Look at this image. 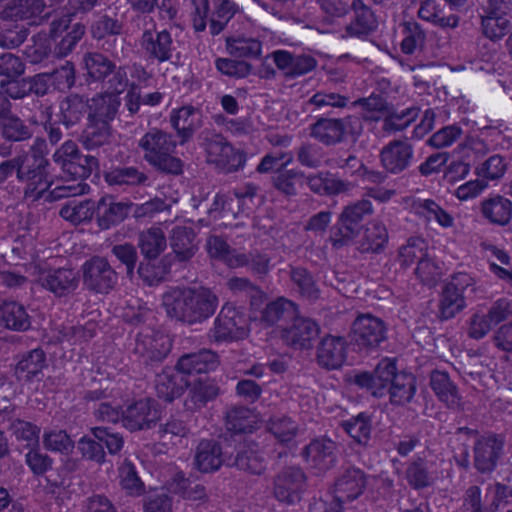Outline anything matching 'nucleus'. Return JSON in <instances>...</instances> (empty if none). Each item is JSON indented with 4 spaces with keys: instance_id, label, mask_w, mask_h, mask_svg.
<instances>
[{
    "instance_id": "4",
    "label": "nucleus",
    "mask_w": 512,
    "mask_h": 512,
    "mask_svg": "<svg viewBox=\"0 0 512 512\" xmlns=\"http://www.w3.org/2000/svg\"><path fill=\"white\" fill-rule=\"evenodd\" d=\"M198 145L204 150L208 164L224 173H233L243 168L246 155L213 127L204 128L197 136Z\"/></svg>"
},
{
    "instance_id": "13",
    "label": "nucleus",
    "mask_w": 512,
    "mask_h": 512,
    "mask_svg": "<svg viewBox=\"0 0 512 512\" xmlns=\"http://www.w3.org/2000/svg\"><path fill=\"white\" fill-rule=\"evenodd\" d=\"M387 340L384 321L372 314H361L352 323L351 341L360 351L371 352Z\"/></svg>"
},
{
    "instance_id": "28",
    "label": "nucleus",
    "mask_w": 512,
    "mask_h": 512,
    "mask_svg": "<svg viewBox=\"0 0 512 512\" xmlns=\"http://www.w3.org/2000/svg\"><path fill=\"white\" fill-rule=\"evenodd\" d=\"M185 388L188 391L184 407L191 412L204 408L209 402L214 401L220 392L217 382L209 377L198 378L190 383L187 382Z\"/></svg>"
},
{
    "instance_id": "51",
    "label": "nucleus",
    "mask_w": 512,
    "mask_h": 512,
    "mask_svg": "<svg viewBox=\"0 0 512 512\" xmlns=\"http://www.w3.org/2000/svg\"><path fill=\"white\" fill-rule=\"evenodd\" d=\"M105 181L110 186H140L148 181V175L134 166H119L104 174Z\"/></svg>"
},
{
    "instance_id": "64",
    "label": "nucleus",
    "mask_w": 512,
    "mask_h": 512,
    "mask_svg": "<svg viewBox=\"0 0 512 512\" xmlns=\"http://www.w3.org/2000/svg\"><path fill=\"white\" fill-rule=\"evenodd\" d=\"M111 255L125 267L126 276L132 279L138 261L137 248L128 242L113 245Z\"/></svg>"
},
{
    "instance_id": "6",
    "label": "nucleus",
    "mask_w": 512,
    "mask_h": 512,
    "mask_svg": "<svg viewBox=\"0 0 512 512\" xmlns=\"http://www.w3.org/2000/svg\"><path fill=\"white\" fill-rule=\"evenodd\" d=\"M193 27L197 32L206 29L209 22L210 33L220 34L229 21L239 11V6L232 0H215L214 8H210V0H191Z\"/></svg>"
},
{
    "instance_id": "61",
    "label": "nucleus",
    "mask_w": 512,
    "mask_h": 512,
    "mask_svg": "<svg viewBox=\"0 0 512 512\" xmlns=\"http://www.w3.org/2000/svg\"><path fill=\"white\" fill-rule=\"evenodd\" d=\"M404 39L401 43V50L406 55L415 53L417 49H422L426 34L422 26L415 20L405 21L403 24Z\"/></svg>"
},
{
    "instance_id": "42",
    "label": "nucleus",
    "mask_w": 512,
    "mask_h": 512,
    "mask_svg": "<svg viewBox=\"0 0 512 512\" xmlns=\"http://www.w3.org/2000/svg\"><path fill=\"white\" fill-rule=\"evenodd\" d=\"M480 211L486 220L497 226H506L512 219V202L502 196L494 195L481 202Z\"/></svg>"
},
{
    "instance_id": "31",
    "label": "nucleus",
    "mask_w": 512,
    "mask_h": 512,
    "mask_svg": "<svg viewBox=\"0 0 512 512\" xmlns=\"http://www.w3.org/2000/svg\"><path fill=\"white\" fill-rule=\"evenodd\" d=\"M354 12L353 20L345 26L342 38L356 37L366 39L370 34L376 31L378 27L377 17L370 7L365 5L362 0H353L352 8Z\"/></svg>"
},
{
    "instance_id": "7",
    "label": "nucleus",
    "mask_w": 512,
    "mask_h": 512,
    "mask_svg": "<svg viewBox=\"0 0 512 512\" xmlns=\"http://www.w3.org/2000/svg\"><path fill=\"white\" fill-rule=\"evenodd\" d=\"M372 213V203L366 199L345 206L330 230L332 246L341 248L357 237L362 230L365 218Z\"/></svg>"
},
{
    "instance_id": "44",
    "label": "nucleus",
    "mask_w": 512,
    "mask_h": 512,
    "mask_svg": "<svg viewBox=\"0 0 512 512\" xmlns=\"http://www.w3.org/2000/svg\"><path fill=\"white\" fill-rule=\"evenodd\" d=\"M34 129L31 123L21 119L10 110L0 118V136L10 143L24 142L32 138Z\"/></svg>"
},
{
    "instance_id": "52",
    "label": "nucleus",
    "mask_w": 512,
    "mask_h": 512,
    "mask_svg": "<svg viewBox=\"0 0 512 512\" xmlns=\"http://www.w3.org/2000/svg\"><path fill=\"white\" fill-rule=\"evenodd\" d=\"M290 280L294 289L304 298L316 300L320 297V289L314 275L307 268L302 266L291 267L289 271Z\"/></svg>"
},
{
    "instance_id": "21",
    "label": "nucleus",
    "mask_w": 512,
    "mask_h": 512,
    "mask_svg": "<svg viewBox=\"0 0 512 512\" xmlns=\"http://www.w3.org/2000/svg\"><path fill=\"white\" fill-rule=\"evenodd\" d=\"M80 273L72 268H56L43 272L39 284L55 297H66L74 293L80 283Z\"/></svg>"
},
{
    "instance_id": "11",
    "label": "nucleus",
    "mask_w": 512,
    "mask_h": 512,
    "mask_svg": "<svg viewBox=\"0 0 512 512\" xmlns=\"http://www.w3.org/2000/svg\"><path fill=\"white\" fill-rule=\"evenodd\" d=\"M232 443L223 434L220 441L215 439H202L195 449L194 466L201 473H213L223 465L229 467Z\"/></svg>"
},
{
    "instance_id": "23",
    "label": "nucleus",
    "mask_w": 512,
    "mask_h": 512,
    "mask_svg": "<svg viewBox=\"0 0 512 512\" xmlns=\"http://www.w3.org/2000/svg\"><path fill=\"white\" fill-rule=\"evenodd\" d=\"M414 158L412 144L403 140H393L380 151V160L386 172L400 174L408 169Z\"/></svg>"
},
{
    "instance_id": "38",
    "label": "nucleus",
    "mask_w": 512,
    "mask_h": 512,
    "mask_svg": "<svg viewBox=\"0 0 512 512\" xmlns=\"http://www.w3.org/2000/svg\"><path fill=\"white\" fill-rule=\"evenodd\" d=\"M47 367L46 354L41 348H35L19 355L14 373L19 381L31 382Z\"/></svg>"
},
{
    "instance_id": "24",
    "label": "nucleus",
    "mask_w": 512,
    "mask_h": 512,
    "mask_svg": "<svg viewBox=\"0 0 512 512\" xmlns=\"http://www.w3.org/2000/svg\"><path fill=\"white\" fill-rule=\"evenodd\" d=\"M337 445L328 438H318L311 441L303 449L302 455L311 468L324 473L336 464Z\"/></svg>"
},
{
    "instance_id": "39",
    "label": "nucleus",
    "mask_w": 512,
    "mask_h": 512,
    "mask_svg": "<svg viewBox=\"0 0 512 512\" xmlns=\"http://www.w3.org/2000/svg\"><path fill=\"white\" fill-rule=\"evenodd\" d=\"M114 91H106L94 96L91 99L88 119L110 124L118 113L121 106L119 95Z\"/></svg>"
},
{
    "instance_id": "33",
    "label": "nucleus",
    "mask_w": 512,
    "mask_h": 512,
    "mask_svg": "<svg viewBox=\"0 0 512 512\" xmlns=\"http://www.w3.org/2000/svg\"><path fill=\"white\" fill-rule=\"evenodd\" d=\"M430 387L439 401L447 408L463 411L464 404L456 384L450 379L447 372L433 370L430 374Z\"/></svg>"
},
{
    "instance_id": "34",
    "label": "nucleus",
    "mask_w": 512,
    "mask_h": 512,
    "mask_svg": "<svg viewBox=\"0 0 512 512\" xmlns=\"http://www.w3.org/2000/svg\"><path fill=\"white\" fill-rule=\"evenodd\" d=\"M103 6V0H68L63 14L52 20V33L69 29L72 20L94 14Z\"/></svg>"
},
{
    "instance_id": "57",
    "label": "nucleus",
    "mask_w": 512,
    "mask_h": 512,
    "mask_svg": "<svg viewBox=\"0 0 512 512\" xmlns=\"http://www.w3.org/2000/svg\"><path fill=\"white\" fill-rule=\"evenodd\" d=\"M59 215L65 220L79 224L91 220L94 215L96 216V205L91 200L77 201L73 199L62 206Z\"/></svg>"
},
{
    "instance_id": "27",
    "label": "nucleus",
    "mask_w": 512,
    "mask_h": 512,
    "mask_svg": "<svg viewBox=\"0 0 512 512\" xmlns=\"http://www.w3.org/2000/svg\"><path fill=\"white\" fill-rule=\"evenodd\" d=\"M305 182L308 188L319 196H338L347 194L353 189V184L350 181L344 180L330 171H319L307 175Z\"/></svg>"
},
{
    "instance_id": "41",
    "label": "nucleus",
    "mask_w": 512,
    "mask_h": 512,
    "mask_svg": "<svg viewBox=\"0 0 512 512\" xmlns=\"http://www.w3.org/2000/svg\"><path fill=\"white\" fill-rule=\"evenodd\" d=\"M31 316L24 305L16 301H4L0 304V326L17 332L31 328Z\"/></svg>"
},
{
    "instance_id": "45",
    "label": "nucleus",
    "mask_w": 512,
    "mask_h": 512,
    "mask_svg": "<svg viewBox=\"0 0 512 512\" xmlns=\"http://www.w3.org/2000/svg\"><path fill=\"white\" fill-rule=\"evenodd\" d=\"M69 28V31L66 29L52 33V22L50 23L49 36L54 42V54L57 57H66L70 54L86 32V27L81 22H77Z\"/></svg>"
},
{
    "instance_id": "47",
    "label": "nucleus",
    "mask_w": 512,
    "mask_h": 512,
    "mask_svg": "<svg viewBox=\"0 0 512 512\" xmlns=\"http://www.w3.org/2000/svg\"><path fill=\"white\" fill-rule=\"evenodd\" d=\"M339 118L321 117L310 125V136L325 146L343 142Z\"/></svg>"
},
{
    "instance_id": "2",
    "label": "nucleus",
    "mask_w": 512,
    "mask_h": 512,
    "mask_svg": "<svg viewBox=\"0 0 512 512\" xmlns=\"http://www.w3.org/2000/svg\"><path fill=\"white\" fill-rule=\"evenodd\" d=\"M125 41L123 39H106L102 48L110 52L113 59L102 52H87L83 56L86 70V80L89 83H99L108 90L123 93L129 85L127 67L117 65L115 60H120L124 52Z\"/></svg>"
},
{
    "instance_id": "17",
    "label": "nucleus",
    "mask_w": 512,
    "mask_h": 512,
    "mask_svg": "<svg viewBox=\"0 0 512 512\" xmlns=\"http://www.w3.org/2000/svg\"><path fill=\"white\" fill-rule=\"evenodd\" d=\"M160 419L155 400L143 398L133 401L123 410L122 426L130 432L151 429Z\"/></svg>"
},
{
    "instance_id": "56",
    "label": "nucleus",
    "mask_w": 512,
    "mask_h": 512,
    "mask_svg": "<svg viewBox=\"0 0 512 512\" xmlns=\"http://www.w3.org/2000/svg\"><path fill=\"white\" fill-rule=\"evenodd\" d=\"M111 135L110 124L88 119L81 135V141L87 149H96L108 143Z\"/></svg>"
},
{
    "instance_id": "63",
    "label": "nucleus",
    "mask_w": 512,
    "mask_h": 512,
    "mask_svg": "<svg viewBox=\"0 0 512 512\" xmlns=\"http://www.w3.org/2000/svg\"><path fill=\"white\" fill-rule=\"evenodd\" d=\"M48 75L51 86L62 93L68 92L76 82L75 65L70 61H66L65 64L55 68Z\"/></svg>"
},
{
    "instance_id": "43",
    "label": "nucleus",
    "mask_w": 512,
    "mask_h": 512,
    "mask_svg": "<svg viewBox=\"0 0 512 512\" xmlns=\"http://www.w3.org/2000/svg\"><path fill=\"white\" fill-rule=\"evenodd\" d=\"M45 8L44 0H9L0 5L1 20H26L40 15Z\"/></svg>"
},
{
    "instance_id": "1",
    "label": "nucleus",
    "mask_w": 512,
    "mask_h": 512,
    "mask_svg": "<svg viewBox=\"0 0 512 512\" xmlns=\"http://www.w3.org/2000/svg\"><path fill=\"white\" fill-rule=\"evenodd\" d=\"M219 305L218 296L209 288H175L162 296V307L167 317L193 326L210 319Z\"/></svg>"
},
{
    "instance_id": "20",
    "label": "nucleus",
    "mask_w": 512,
    "mask_h": 512,
    "mask_svg": "<svg viewBox=\"0 0 512 512\" xmlns=\"http://www.w3.org/2000/svg\"><path fill=\"white\" fill-rule=\"evenodd\" d=\"M291 321L292 324L281 332L283 341L295 349H310L312 341L320 332L318 323L311 318L299 316L298 312Z\"/></svg>"
},
{
    "instance_id": "9",
    "label": "nucleus",
    "mask_w": 512,
    "mask_h": 512,
    "mask_svg": "<svg viewBox=\"0 0 512 512\" xmlns=\"http://www.w3.org/2000/svg\"><path fill=\"white\" fill-rule=\"evenodd\" d=\"M54 162L73 180H84L98 171V159L82 154L73 141H66L53 155Z\"/></svg>"
},
{
    "instance_id": "59",
    "label": "nucleus",
    "mask_w": 512,
    "mask_h": 512,
    "mask_svg": "<svg viewBox=\"0 0 512 512\" xmlns=\"http://www.w3.org/2000/svg\"><path fill=\"white\" fill-rule=\"evenodd\" d=\"M226 49L236 58L256 59L261 56L262 43L255 38L227 37Z\"/></svg>"
},
{
    "instance_id": "26",
    "label": "nucleus",
    "mask_w": 512,
    "mask_h": 512,
    "mask_svg": "<svg viewBox=\"0 0 512 512\" xmlns=\"http://www.w3.org/2000/svg\"><path fill=\"white\" fill-rule=\"evenodd\" d=\"M170 123L179 138V144L188 143L203 125L202 113L191 105L182 106L173 110L170 115Z\"/></svg>"
},
{
    "instance_id": "49",
    "label": "nucleus",
    "mask_w": 512,
    "mask_h": 512,
    "mask_svg": "<svg viewBox=\"0 0 512 512\" xmlns=\"http://www.w3.org/2000/svg\"><path fill=\"white\" fill-rule=\"evenodd\" d=\"M297 305L284 297H279L266 304L261 310L260 321L267 326H273L280 321L291 320L297 313Z\"/></svg>"
},
{
    "instance_id": "14",
    "label": "nucleus",
    "mask_w": 512,
    "mask_h": 512,
    "mask_svg": "<svg viewBox=\"0 0 512 512\" xmlns=\"http://www.w3.org/2000/svg\"><path fill=\"white\" fill-rule=\"evenodd\" d=\"M247 335L244 315L231 303L222 307L208 331V338L216 343L233 341Z\"/></svg>"
},
{
    "instance_id": "32",
    "label": "nucleus",
    "mask_w": 512,
    "mask_h": 512,
    "mask_svg": "<svg viewBox=\"0 0 512 512\" xmlns=\"http://www.w3.org/2000/svg\"><path fill=\"white\" fill-rule=\"evenodd\" d=\"M220 360L216 352L202 349L182 355L176 364L178 372L186 375L209 373L216 370Z\"/></svg>"
},
{
    "instance_id": "50",
    "label": "nucleus",
    "mask_w": 512,
    "mask_h": 512,
    "mask_svg": "<svg viewBox=\"0 0 512 512\" xmlns=\"http://www.w3.org/2000/svg\"><path fill=\"white\" fill-rule=\"evenodd\" d=\"M187 381L177 374L163 371L156 375L155 391L158 398L171 403L183 395Z\"/></svg>"
},
{
    "instance_id": "12",
    "label": "nucleus",
    "mask_w": 512,
    "mask_h": 512,
    "mask_svg": "<svg viewBox=\"0 0 512 512\" xmlns=\"http://www.w3.org/2000/svg\"><path fill=\"white\" fill-rule=\"evenodd\" d=\"M84 287L98 294L110 293L118 283V273L106 257L93 256L81 266Z\"/></svg>"
},
{
    "instance_id": "29",
    "label": "nucleus",
    "mask_w": 512,
    "mask_h": 512,
    "mask_svg": "<svg viewBox=\"0 0 512 512\" xmlns=\"http://www.w3.org/2000/svg\"><path fill=\"white\" fill-rule=\"evenodd\" d=\"M367 486V476L359 468L348 467L336 479L333 494L338 501L350 502L363 494Z\"/></svg>"
},
{
    "instance_id": "48",
    "label": "nucleus",
    "mask_w": 512,
    "mask_h": 512,
    "mask_svg": "<svg viewBox=\"0 0 512 512\" xmlns=\"http://www.w3.org/2000/svg\"><path fill=\"white\" fill-rule=\"evenodd\" d=\"M137 247L142 258L156 259L165 251L167 239L160 228L152 227L139 233Z\"/></svg>"
},
{
    "instance_id": "8",
    "label": "nucleus",
    "mask_w": 512,
    "mask_h": 512,
    "mask_svg": "<svg viewBox=\"0 0 512 512\" xmlns=\"http://www.w3.org/2000/svg\"><path fill=\"white\" fill-rule=\"evenodd\" d=\"M400 371L396 358L381 359L372 371H357L350 377V383L365 390L375 398L387 395V390Z\"/></svg>"
},
{
    "instance_id": "35",
    "label": "nucleus",
    "mask_w": 512,
    "mask_h": 512,
    "mask_svg": "<svg viewBox=\"0 0 512 512\" xmlns=\"http://www.w3.org/2000/svg\"><path fill=\"white\" fill-rule=\"evenodd\" d=\"M417 392V378L411 372L400 371L387 390L392 406L405 407L412 403Z\"/></svg>"
},
{
    "instance_id": "36",
    "label": "nucleus",
    "mask_w": 512,
    "mask_h": 512,
    "mask_svg": "<svg viewBox=\"0 0 512 512\" xmlns=\"http://www.w3.org/2000/svg\"><path fill=\"white\" fill-rule=\"evenodd\" d=\"M170 247L180 262L190 260L198 250L196 233L191 227L175 226L169 236Z\"/></svg>"
},
{
    "instance_id": "15",
    "label": "nucleus",
    "mask_w": 512,
    "mask_h": 512,
    "mask_svg": "<svg viewBox=\"0 0 512 512\" xmlns=\"http://www.w3.org/2000/svg\"><path fill=\"white\" fill-rule=\"evenodd\" d=\"M307 477L298 466H286L273 477V494L282 503L292 505L300 501Z\"/></svg>"
},
{
    "instance_id": "60",
    "label": "nucleus",
    "mask_w": 512,
    "mask_h": 512,
    "mask_svg": "<svg viewBox=\"0 0 512 512\" xmlns=\"http://www.w3.org/2000/svg\"><path fill=\"white\" fill-rule=\"evenodd\" d=\"M482 34L493 42L501 40L511 31L512 24L507 16L480 14Z\"/></svg>"
},
{
    "instance_id": "55",
    "label": "nucleus",
    "mask_w": 512,
    "mask_h": 512,
    "mask_svg": "<svg viewBox=\"0 0 512 512\" xmlns=\"http://www.w3.org/2000/svg\"><path fill=\"white\" fill-rule=\"evenodd\" d=\"M170 272V264L166 258H142L137 267L139 277L148 285H156Z\"/></svg>"
},
{
    "instance_id": "16",
    "label": "nucleus",
    "mask_w": 512,
    "mask_h": 512,
    "mask_svg": "<svg viewBox=\"0 0 512 512\" xmlns=\"http://www.w3.org/2000/svg\"><path fill=\"white\" fill-rule=\"evenodd\" d=\"M504 439L501 435L487 433L475 439L473 445V465L481 474L493 472L503 454Z\"/></svg>"
},
{
    "instance_id": "46",
    "label": "nucleus",
    "mask_w": 512,
    "mask_h": 512,
    "mask_svg": "<svg viewBox=\"0 0 512 512\" xmlns=\"http://www.w3.org/2000/svg\"><path fill=\"white\" fill-rule=\"evenodd\" d=\"M340 427L362 447H367L372 434V415L360 412L347 420L340 422Z\"/></svg>"
},
{
    "instance_id": "22",
    "label": "nucleus",
    "mask_w": 512,
    "mask_h": 512,
    "mask_svg": "<svg viewBox=\"0 0 512 512\" xmlns=\"http://www.w3.org/2000/svg\"><path fill=\"white\" fill-rule=\"evenodd\" d=\"M473 279L467 274H457L450 283L443 288L440 299V318L448 320L453 318L465 307L462 292L471 285Z\"/></svg>"
},
{
    "instance_id": "10",
    "label": "nucleus",
    "mask_w": 512,
    "mask_h": 512,
    "mask_svg": "<svg viewBox=\"0 0 512 512\" xmlns=\"http://www.w3.org/2000/svg\"><path fill=\"white\" fill-rule=\"evenodd\" d=\"M230 468H236L250 475L262 476L267 472L268 462L265 450L255 441L243 438L233 439Z\"/></svg>"
},
{
    "instance_id": "54",
    "label": "nucleus",
    "mask_w": 512,
    "mask_h": 512,
    "mask_svg": "<svg viewBox=\"0 0 512 512\" xmlns=\"http://www.w3.org/2000/svg\"><path fill=\"white\" fill-rule=\"evenodd\" d=\"M428 245L421 237H410L406 243L399 247L397 262L403 269L409 268L415 262L423 260L428 255Z\"/></svg>"
},
{
    "instance_id": "25",
    "label": "nucleus",
    "mask_w": 512,
    "mask_h": 512,
    "mask_svg": "<svg viewBox=\"0 0 512 512\" xmlns=\"http://www.w3.org/2000/svg\"><path fill=\"white\" fill-rule=\"evenodd\" d=\"M130 215V201H117L112 196H104L96 204V222L101 230L117 227Z\"/></svg>"
},
{
    "instance_id": "58",
    "label": "nucleus",
    "mask_w": 512,
    "mask_h": 512,
    "mask_svg": "<svg viewBox=\"0 0 512 512\" xmlns=\"http://www.w3.org/2000/svg\"><path fill=\"white\" fill-rule=\"evenodd\" d=\"M388 242V232L384 224L373 222L365 231L359 249L363 253H381Z\"/></svg>"
},
{
    "instance_id": "30",
    "label": "nucleus",
    "mask_w": 512,
    "mask_h": 512,
    "mask_svg": "<svg viewBox=\"0 0 512 512\" xmlns=\"http://www.w3.org/2000/svg\"><path fill=\"white\" fill-rule=\"evenodd\" d=\"M317 364L326 370H336L346 361V342L340 336L323 337L316 352Z\"/></svg>"
},
{
    "instance_id": "5",
    "label": "nucleus",
    "mask_w": 512,
    "mask_h": 512,
    "mask_svg": "<svg viewBox=\"0 0 512 512\" xmlns=\"http://www.w3.org/2000/svg\"><path fill=\"white\" fill-rule=\"evenodd\" d=\"M45 149L46 141L37 138L30 151L22 153L21 183L26 184L25 195L35 199L42 197L52 184L49 172L50 162L45 157Z\"/></svg>"
},
{
    "instance_id": "3",
    "label": "nucleus",
    "mask_w": 512,
    "mask_h": 512,
    "mask_svg": "<svg viewBox=\"0 0 512 512\" xmlns=\"http://www.w3.org/2000/svg\"><path fill=\"white\" fill-rule=\"evenodd\" d=\"M176 145L170 133L157 128L149 130L139 140L144 160L157 171L170 175H179L183 171L182 160L173 156Z\"/></svg>"
},
{
    "instance_id": "19",
    "label": "nucleus",
    "mask_w": 512,
    "mask_h": 512,
    "mask_svg": "<svg viewBox=\"0 0 512 512\" xmlns=\"http://www.w3.org/2000/svg\"><path fill=\"white\" fill-rule=\"evenodd\" d=\"M139 44L147 59L151 62H168L172 59L176 50L171 33L166 29L161 31L144 30L139 39Z\"/></svg>"
},
{
    "instance_id": "62",
    "label": "nucleus",
    "mask_w": 512,
    "mask_h": 512,
    "mask_svg": "<svg viewBox=\"0 0 512 512\" xmlns=\"http://www.w3.org/2000/svg\"><path fill=\"white\" fill-rule=\"evenodd\" d=\"M123 28V22L116 15L102 14L91 23L90 33L93 39L103 40L106 37L122 34Z\"/></svg>"
},
{
    "instance_id": "37",
    "label": "nucleus",
    "mask_w": 512,
    "mask_h": 512,
    "mask_svg": "<svg viewBox=\"0 0 512 512\" xmlns=\"http://www.w3.org/2000/svg\"><path fill=\"white\" fill-rule=\"evenodd\" d=\"M60 113L58 117L62 126L66 129L79 124L85 116L88 117L90 111L89 99L73 93L66 96L59 105Z\"/></svg>"
},
{
    "instance_id": "18",
    "label": "nucleus",
    "mask_w": 512,
    "mask_h": 512,
    "mask_svg": "<svg viewBox=\"0 0 512 512\" xmlns=\"http://www.w3.org/2000/svg\"><path fill=\"white\" fill-rule=\"evenodd\" d=\"M171 341L161 332H139L135 340L134 354L144 365L161 363L171 351Z\"/></svg>"
},
{
    "instance_id": "53",
    "label": "nucleus",
    "mask_w": 512,
    "mask_h": 512,
    "mask_svg": "<svg viewBox=\"0 0 512 512\" xmlns=\"http://www.w3.org/2000/svg\"><path fill=\"white\" fill-rule=\"evenodd\" d=\"M408 484L416 490L431 486L436 475L429 469V463L425 458L417 457L408 463L405 471Z\"/></svg>"
},
{
    "instance_id": "40",
    "label": "nucleus",
    "mask_w": 512,
    "mask_h": 512,
    "mask_svg": "<svg viewBox=\"0 0 512 512\" xmlns=\"http://www.w3.org/2000/svg\"><path fill=\"white\" fill-rule=\"evenodd\" d=\"M254 414L245 406H234L226 411L225 424L230 443L233 439L243 438L242 434L252 432L254 428Z\"/></svg>"
}]
</instances>
